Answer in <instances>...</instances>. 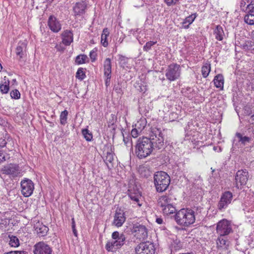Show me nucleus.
Instances as JSON below:
<instances>
[{"label": "nucleus", "mask_w": 254, "mask_h": 254, "mask_svg": "<svg viewBox=\"0 0 254 254\" xmlns=\"http://www.w3.org/2000/svg\"><path fill=\"white\" fill-rule=\"evenodd\" d=\"M164 135L161 128L151 127L149 138H139L135 146V154L139 159H144L149 156L155 149L164 147Z\"/></svg>", "instance_id": "nucleus-1"}, {"label": "nucleus", "mask_w": 254, "mask_h": 254, "mask_svg": "<svg viewBox=\"0 0 254 254\" xmlns=\"http://www.w3.org/2000/svg\"><path fill=\"white\" fill-rule=\"evenodd\" d=\"M174 218L178 225L187 227L194 223L195 212L191 209H181L176 213Z\"/></svg>", "instance_id": "nucleus-2"}, {"label": "nucleus", "mask_w": 254, "mask_h": 254, "mask_svg": "<svg viewBox=\"0 0 254 254\" xmlns=\"http://www.w3.org/2000/svg\"><path fill=\"white\" fill-rule=\"evenodd\" d=\"M112 239L107 243L105 248L108 252H114L124 246L126 237L123 233L115 231L112 234Z\"/></svg>", "instance_id": "nucleus-3"}, {"label": "nucleus", "mask_w": 254, "mask_h": 254, "mask_svg": "<svg viewBox=\"0 0 254 254\" xmlns=\"http://www.w3.org/2000/svg\"><path fill=\"white\" fill-rule=\"evenodd\" d=\"M154 183L157 191L162 192L168 189L170 185V176L165 172H158L154 174Z\"/></svg>", "instance_id": "nucleus-4"}, {"label": "nucleus", "mask_w": 254, "mask_h": 254, "mask_svg": "<svg viewBox=\"0 0 254 254\" xmlns=\"http://www.w3.org/2000/svg\"><path fill=\"white\" fill-rule=\"evenodd\" d=\"M181 73V66L177 64H170L165 70L166 78L170 82L178 79L180 77Z\"/></svg>", "instance_id": "nucleus-5"}, {"label": "nucleus", "mask_w": 254, "mask_h": 254, "mask_svg": "<svg viewBox=\"0 0 254 254\" xmlns=\"http://www.w3.org/2000/svg\"><path fill=\"white\" fill-rule=\"evenodd\" d=\"M233 232L231 222L223 219L217 224L216 233L220 236H226Z\"/></svg>", "instance_id": "nucleus-6"}, {"label": "nucleus", "mask_w": 254, "mask_h": 254, "mask_svg": "<svg viewBox=\"0 0 254 254\" xmlns=\"http://www.w3.org/2000/svg\"><path fill=\"white\" fill-rule=\"evenodd\" d=\"M249 178L248 171L246 169H242L237 171L235 175V186L238 189L246 185Z\"/></svg>", "instance_id": "nucleus-7"}, {"label": "nucleus", "mask_w": 254, "mask_h": 254, "mask_svg": "<svg viewBox=\"0 0 254 254\" xmlns=\"http://www.w3.org/2000/svg\"><path fill=\"white\" fill-rule=\"evenodd\" d=\"M131 232L134 236L140 240H144L148 236V231L146 227L139 223L133 224Z\"/></svg>", "instance_id": "nucleus-8"}, {"label": "nucleus", "mask_w": 254, "mask_h": 254, "mask_svg": "<svg viewBox=\"0 0 254 254\" xmlns=\"http://www.w3.org/2000/svg\"><path fill=\"white\" fill-rule=\"evenodd\" d=\"M155 251L153 244L149 242L141 243L135 248L136 254H154Z\"/></svg>", "instance_id": "nucleus-9"}, {"label": "nucleus", "mask_w": 254, "mask_h": 254, "mask_svg": "<svg viewBox=\"0 0 254 254\" xmlns=\"http://www.w3.org/2000/svg\"><path fill=\"white\" fill-rule=\"evenodd\" d=\"M21 193L25 197L30 196L33 193L34 185L33 182L28 179H25L21 182Z\"/></svg>", "instance_id": "nucleus-10"}, {"label": "nucleus", "mask_w": 254, "mask_h": 254, "mask_svg": "<svg viewBox=\"0 0 254 254\" xmlns=\"http://www.w3.org/2000/svg\"><path fill=\"white\" fill-rule=\"evenodd\" d=\"M233 198V194L229 191H227L222 193L220 199L218 203L217 208L221 211L223 209L227 207L228 205L231 203Z\"/></svg>", "instance_id": "nucleus-11"}, {"label": "nucleus", "mask_w": 254, "mask_h": 254, "mask_svg": "<svg viewBox=\"0 0 254 254\" xmlns=\"http://www.w3.org/2000/svg\"><path fill=\"white\" fill-rule=\"evenodd\" d=\"M34 254H52L51 248L43 242L36 243L33 247Z\"/></svg>", "instance_id": "nucleus-12"}, {"label": "nucleus", "mask_w": 254, "mask_h": 254, "mask_svg": "<svg viewBox=\"0 0 254 254\" xmlns=\"http://www.w3.org/2000/svg\"><path fill=\"white\" fill-rule=\"evenodd\" d=\"M104 75L106 87L109 86L112 77V64L110 58H106L104 62Z\"/></svg>", "instance_id": "nucleus-13"}, {"label": "nucleus", "mask_w": 254, "mask_h": 254, "mask_svg": "<svg viewBox=\"0 0 254 254\" xmlns=\"http://www.w3.org/2000/svg\"><path fill=\"white\" fill-rule=\"evenodd\" d=\"M88 3L86 0H81L76 2L73 5V11L75 16H83L86 12Z\"/></svg>", "instance_id": "nucleus-14"}, {"label": "nucleus", "mask_w": 254, "mask_h": 254, "mask_svg": "<svg viewBox=\"0 0 254 254\" xmlns=\"http://www.w3.org/2000/svg\"><path fill=\"white\" fill-rule=\"evenodd\" d=\"M128 196L130 198L135 201L139 206L141 204L139 203V198L141 197V191L136 185L132 187H129L128 190Z\"/></svg>", "instance_id": "nucleus-15"}, {"label": "nucleus", "mask_w": 254, "mask_h": 254, "mask_svg": "<svg viewBox=\"0 0 254 254\" xmlns=\"http://www.w3.org/2000/svg\"><path fill=\"white\" fill-rule=\"evenodd\" d=\"M126 219L124 211L120 209L117 210L114 216L113 224L118 227H121L125 222Z\"/></svg>", "instance_id": "nucleus-16"}, {"label": "nucleus", "mask_w": 254, "mask_h": 254, "mask_svg": "<svg viewBox=\"0 0 254 254\" xmlns=\"http://www.w3.org/2000/svg\"><path fill=\"white\" fill-rule=\"evenodd\" d=\"M48 24L51 30L55 33H57L61 30V24L60 21L53 15L49 17Z\"/></svg>", "instance_id": "nucleus-17"}, {"label": "nucleus", "mask_w": 254, "mask_h": 254, "mask_svg": "<svg viewBox=\"0 0 254 254\" xmlns=\"http://www.w3.org/2000/svg\"><path fill=\"white\" fill-rule=\"evenodd\" d=\"M27 42L26 40L23 41H20L18 43V45L16 48V55L17 57V59L19 61H21L24 57L26 46Z\"/></svg>", "instance_id": "nucleus-18"}, {"label": "nucleus", "mask_w": 254, "mask_h": 254, "mask_svg": "<svg viewBox=\"0 0 254 254\" xmlns=\"http://www.w3.org/2000/svg\"><path fill=\"white\" fill-rule=\"evenodd\" d=\"M62 42L65 46H69L73 42V33L71 30H65L62 34Z\"/></svg>", "instance_id": "nucleus-19"}, {"label": "nucleus", "mask_w": 254, "mask_h": 254, "mask_svg": "<svg viewBox=\"0 0 254 254\" xmlns=\"http://www.w3.org/2000/svg\"><path fill=\"white\" fill-rule=\"evenodd\" d=\"M158 204V206L162 208L168 205L173 204V200L168 195H163L159 198Z\"/></svg>", "instance_id": "nucleus-20"}, {"label": "nucleus", "mask_w": 254, "mask_h": 254, "mask_svg": "<svg viewBox=\"0 0 254 254\" xmlns=\"http://www.w3.org/2000/svg\"><path fill=\"white\" fill-rule=\"evenodd\" d=\"M4 171L6 174L11 175L13 177L17 176V175L19 173L18 166L12 164L5 168Z\"/></svg>", "instance_id": "nucleus-21"}, {"label": "nucleus", "mask_w": 254, "mask_h": 254, "mask_svg": "<svg viewBox=\"0 0 254 254\" xmlns=\"http://www.w3.org/2000/svg\"><path fill=\"white\" fill-rule=\"evenodd\" d=\"M213 82L216 88H220L221 90L223 89L224 77L222 74H219L216 75L214 77Z\"/></svg>", "instance_id": "nucleus-22"}, {"label": "nucleus", "mask_w": 254, "mask_h": 254, "mask_svg": "<svg viewBox=\"0 0 254 254\" xmlns=\"http://www.w3.org/2000/svg\"><path fill=\"white\" fill-rule=\"evenodd\" d=\"M114 154L111 151H108L106 153V156L104 161L108 166V168L113 167V161H114Z\"/></svg>", "instance_id": "nucleus-23"}, {"label": "nucleus", "mask_w": 254, "mask_h": 254, "mask_svg": "<svg viewBox=\"0 0 254 254\" xmlns=\"http://www.w3.org/2000/svg\"><path fill=\"white\" fill-rule=\"evenodd\" d=\"M214 35L215 38L219 40L222 41L223 39L224 33L223 28L220 26H217L214 31Z\"/></svg>", "instance_id": "nucleus-24"}, {"label": "nucleus", "mask_w": 254, "mask_h": 254, "mask_svg": "<svg viewBox=\"0 0 254 254\" xmlns=\"http://www.w3.org/2000/svg\"><path fill=\"white\" fill-rule=\"evenodd\" d=\"M109 35V31L108 29L107 28H104L103 30V33L101 36V42L102 45L105 47H106L108 45L107 39Z\"/></svg>", "instance_id": "nucleus-25"}, {"label": "nucleus", "mask_w": 254, "mask_h": 254, "mask_svg": "<svg viewBox=\"0 0 254 254\" xmlns=\"http://www.w3.org/2000/svg\"><path fill=\"white\" fill-rule=\"evenodd\" d=\"M140 124L141 123H136L135 125V128L132 129L131 131V135L133 137H136L138 135V134L141 132L142 130L144 128L145 126L144 124L142 127H139L138 125Z\"/></svg>", "instance_id": "nucleus-26"}, {"label": "nucleus", "mask_w": 254, "mask_h": 254, "mask_svg": "<svg viewBox=\"0 0 254 254\" xmlns=\"http://www.w3.org/2000/svg\"><path fill=\"white\" fill-rule=\"evenodd\" d=\"M224 236H219L217 240V246L218 247L222 248V247H227L228 246V242L226 239L224 238L223 237Z\"/></svg>", "instance_id": "nucleus-27"}, {"label": "nucleus", "mask_w": 254, "mask_h": 254, "mask_svg": "<svg viewBox=\"0 0 254 254\" xmlns=\"http://www.w3.org/2000/svg\"><path fill=\"white\" fill-rule=\"evenodd\" d=\"M138 171L142 177L148 178L150 176L149 170L145 166H140L139 168Z\"/></svg>", "instance_id": "nucleus-28"}, {"label": "nucleus", "mask_w": 254, "mask_h": 254, "mask_svg": "<svg viewBox=\"0 0 254 254\" xmlns=\"http://www.w3.org/2000/svg\"><path fill=\"white\" fill-rule=\"evenodd\" d=\"M210 64H205L201 68V72L203 77L206 78L208 76L210 71Z\"/></svg>", "instance_id": "nucleus-29"}, {"label": "nucleus", "mask_w": 254, "mask_h": 254, "mask_svg": "<svg viewBox=\"0 0 254 254\" xmlns=\"http://www.w3.org/2000/svg\"><path fill=\"white\" fill-rule=\"evenodd\" d=\"M161 210L164 214L168 215L174 213L176 209L173 204H172L161 208Z\"/></svg>", "instance_id": "nucleus-30"}, {"label": "nucleus", "mask_w": 254, "mask_h": 254, "mask_svg": "<svg viewBox=\"0 0 254 254\" xmlns=\"http://www.w3.org/2000/svg\"><path fill=\"white\" fill-rule=\"evenodd\" d=\"M236 137L238 138L239 142H241L243 145H246L250 142L251 138L247 136H243L240 133H236Z\"/></svg>", "instance_id": "nucleus-31"}, {"label": "nucleus", "mask_w": 254, "mask_h": 254, "mask_svg": "<svg viewBox=\"0 0 254 254\" xmlns=\"http://www.w3.org/2000/svg\"><path fill=\"white\" fill-rule=\"evenodd\" d=\"M244 21L249 25H254V15L247 12L244 17Z\"/></svg>", "instance_id": "nucleus-32"}, {"label": "nucleus", "mask_w": 254, "mask_h": 254, "mask_svg": "<svg viewBox=\"0 0 254 254\" xmlns=\"http://www.w3.org/2000/svg\"><path fill=\"white\" fill-rule=\"evenodd\" d=\"M247 12L254 15V0H247Z\"/></svg>", "instance_id": "nucleus-33"}, {"label": "nucleus", "mask_w": 254, "mask_h": 254, "mask_svg": "<svg viewBox=\"0 0 254 254\" xmlns=\"http://www.w3.org/2000/svg\"><path fill=\"white\" fill-rule=\"evenodd\" d=\"M9 245L11 247H17L19 246V241L18 238L14 236H9Z\"/></svg>", "instance_id": "nucleus-34"}, {"label": "nucleus", "mask_w": 254, "mask_h": 254, "mask_svg": "<svg viewBox=\"0 0 254 254\" xmlns=\"http://www.w3.org/2000/svg\"><path fill=\"white\" fill-rule=\"evenodd\" d=\"M68 112L67 110H64L60 115V123L62 125H64L66 123Z\"/></svg>", "instance_id": "nucleus-35"}, {"label": "nucleus", "mask_w": 254, "mask_h": 254, "mask_svg": "<svg viewBox=\"0 0 254 254\" xmlns=\"http://www.w3.org/2000/svg\"><path fill=\"white\" fill-rule=\"evenodd\" d=\"M196 14L195 13L187 17L185 19V21H184L183 23H188V25L187 26H185V27L188 28L189 27V25H190L193 22V21L196 18Z\"/></svg>", "instance_id": "nucleus-36"}, {"label": "nucleus", "mask_w": 254, "mask_h": 254, "mask_svg": "<svg viewBox=\"0 0 254 254\" xmlns=\"http://www.w3.org/2000/svg\"><path fill=\"white\" fill-rule=\"evenodd\" d=\"M48 231V227L43 224L40 229V230L36 232V233L39 235V236L43 237L47 235Z\"/></svg>", "instance_id": "nucleus-37"}, {"label": "nucleus", "mask_w": 254, "mask_h": 254, "mask_svg": "<svg viewBox=\"0 0 254 254\" xmlns=\"http://www.w3.org/2000/svg\"><path fill=\"white\" fill-rule=\"evenodd\" d=\"M82 133L84 138L88 141H91L92 139V134L87 129H83Z\"/></svg>", "instance_id": "nucleus-38"}, {"label": "nucleus", "mask_w": 254, "mask_h": 254, "mask_svg": "<svg viewBox=\"0 0 254 254\" xmlns=\"http://www.w3.org/2000/svg\"><path fill=\"white\" fill-rule=\"evenodd\" d=\"M87 58V56L85 55H79L76 57L75 62L78 64H83L85 63Z\"/></svg>", "instance_id": "nucleus-39"}, {"label": "nucleus", "mask_w": 254, "mask_h": 254, "mask_svg": "<svg viewBox=\"0 0 254 254\" xmlns=\"http://www.w3.org/2000/svg\"><path fill=\"white\" fill-rule=\"evenodd\" d=\"M76 77L80 80H82L85 77V74L82 68H79L76 73Z\"/></svg>", "instance_id": "nucleus-40"}, {"label": "nucleus", "mask_w": 254, "mask_h": 254, "mask_svg": "<svg viewBox=\"0 0 254 254\" xmlns=\"http://www.w3.org/2000/svg\"><path fill=\"white\" fill-rule=\"evenodd\" d=\"M157 43L156 41H149L143 46V49L144 51L148 52L151 49V47Z\"/></svg>", "instance_id": "nucleus-41"}, {"label": "nucleus", "mask_w": 254, "mask_h": 254, "mask_svg": "<svg viewBox=\"0 0 254 254\" xmlns=\"http://www.w3.org/2000/svg\"><path fill=\"white\" fill-rule=\"evenodd\" d=\"M123 141L124 142L125 144L128 147H130V149L132 148V144L131 141V138L130 137H124Z\"/></svg>", "instance_id": "nucleus-42"}, {"label": "nucleus", "mask_w": 254, "mask_h": 254, "mask_svg": "<svg viewBox=\"0 0 254 254\" xmlns=\"http://www.w3.org/2000/svg\"><path fill=\"white\" fill-rule=\"evenodd\" d=\"M10 96L12 98L18 99L20 98V94L18 90L15 89L11 91Z\"/></svg>", "instance_id": "nucleus-43"}, {"label": "nucleus", "mask_w": 254, "mask_h": 254, "mask_svg": "<svg viewBox=\"0 0 254 254\" xmlns=\"http://www.w3.org/2000/svg\"><path fill=\"white\" fill-rule=\"evenodd\" d=\"M0 91L2 93H7L9 91V81L7 84H1L0 86Z\"/></svg>", "instance_id": "nucleus-44"}, {"label": "nucleus", "mask_w": 254, "mask_h": 254, "mask_svg": "<svg viewBox=\"0 0 254 254\" xmlns=\"http://www.w3.org/2000/svg\"><path fill=\"white\" fill-rule=\"evenodd\" d=\"M247 3H248L247 0H241L240 3V6L241 9L243 11L246 12V11L247 10Z\"/></svg>", "instance_id": "nucleus-45"}, {"label": "nucleus", "mask_w": 254, "mask_h": 254, "mask_svg": "<svg viewBox=\"0 0 254 254\" xmlns=\"http://www.w3.org/2000/svg\"><path fill=\"white\" fill-rule=\"evenodd\" d=\"M89 56H90L91 61L92 62H95L96 60V56H97L96 50H95V51L94 50H92L90 52Z\"/></svg>", "instance_id": "nucleus-46"}, {"label": "nucleus", "mask_w": 254, "mask_h": 254, "mask_svg": "<svg viewBox=\"0 0 254 254\" xmlns=\"http://www.w3.org/2000/svg\"><path fill=\"white\" fill-rule=\"evenodd\" d=\"M43 225V224L40 222V221H37L35 222L34 224V228L35 229V231L36 232H38L39 230H40V229L41 228V226Z\"/></svg>", "instance_id": "nucleus-47"}, {"label": "nucleus", "mask_w": 254, "mask_h": 254, "mask_svg": "<svg viewBox=\"0 0 254 254\" xmlns=\"http://www.w3.org/2000/svg\"><path fill=\"white\" fill-rule=\"evenodd\" d=\"M55 48L58 51L63 52L64 50V48L63 46L61 44H57L55 46Z\"/></svg>", "instance_id": "nucleus-48"}, {"label": "nucleus", "mask_w": 254, "mask_h": 254, "mask_svg": "<svg viewBox=\"0 0 254 254\" xmlns=\"http://www.w3.org/2000/svg\"><path fill=\"white\" fill-rule=\"evenodd\" d=\"M5 161V155L4 152L0 150V163Z\"/></svg>", "instance_id": "nucleus-49"}, {"label": "nucleus", "mask_w": 254, "mask_h": 254, "mask_svg": "<svg viewBox=\"0 0 254 254\" xmlns=\"http://www.w3.org/2000/svg\"><path fill=\"white\" fill-rule=\"evenodd\" d=\"M179 0H165V2L168 5L175 4Z\"/></svg>", "instance_id": "nucleus-50"}, {"label": "nucleus", "mask_w": 254, "mask_h": 254, "mask_svg": "<svg viewBox=\"0 0 254 254\" xmlns=\"http://www.w3.org/2000/svg\"><path fill=\"white\" fill-rule=\"evenodd\" d=\"M6 144V142L5 140L4 139L0 138V146L1 147H3L5 146Z\"/></svg>", "instance_id": "nucleus-51"}, {"label": "nucleus", "mask_w": 254, "mask_h": 254, "mask_svg": "<svg viewBox=\"0 0 254 254\" xmlns=\"http://www.w3.org/2000/svg\"><path fill=\"white\" fill-rule=\"evenodd\" d=\"M249 122L254 126V115L251 116L249 119Z\"/></svg>", "instance_id": "nucleus-52"}, {"label": "nucleus", "mask_w": 254, "mask_h": 254, "mask_svg": "<svg viewBox=\"0 0 254 254\" xmlns=\"http://www.w3.org/2000/svg\"><path fill=\"white\" fill-rule=\"evenodd\" d=\"M14 254H27V252L22 251H13Z\"/></svg>", "instance_id": "nucleus-53"}, {"label": "nucleus", "mask_w": 254, "mask_h": 254, "mask_svg": "<svg viewBox=\"0 0 254 254\" xmlns=\"http://www.w3.org/2000/svg\"><path fill=\"white\" fill-rule=\"evenodd\" d=\"M156 222L158 224H161L163 223V219L162 218H157L156 219Z\"/></svg>", "instance_id": "nucleus-54"}, {"label": "nucleus", "mask_w": 254, "mask_h": 254, "mask_svg": "<svg viewBox=\"0 0 254 254\" xmlns=\"http://www.w3.org/2000/svg\"><path fill=\"white\" fill-rule=\"evenodd\" d=\"M72 231H73L74 235L75 237H77V232L75 229V227H72Z\"/></svg>", "instance_id": "nucleus-55"}, {"label": "nucleus", "mask_w": 254, "mask_h": 254, "mask_svg": "<svg viewBox=\"0 0 254 254\" xmlns=\"http://www.w3.org/2000/svg\"><path fill=\"white\" fill-rule=\"evenodd\" d=\"M141 123L140 125H138L139 127H142L143 126V124H144V126H145V122H144V121L143 120H141L139 122H137V123Z\"/></svg>", "instance_id": "nucleus-56"}, {"label": "nucleus", "mask_w": 254, "mask_h": 254, "mask_svg": "<svg viewBox=\"0 0 254 254\" xmlns=\"http://www.w3.org/2000/svg\"><path fill=\"white\" fill-rule=\"evenodd\" d=\"M251 38L254 40V30L251 33Z\"/></svg>", "instance_id": "nucleus-57"}, {"label": "nucleus", "mask_w": 254, "mask_h": 254, "mask_svg": "<svg viewBox=\"0 0 254 254\" xmlns=\"http://www.w3.org/2000/svg\"><path fill=\"white\" fill-rule=\"evenodd\" d=\"M4 254H14L13 251H11L6 253H5Z\"/></svg>", "instance_id": "nucleus-58"}, {"label": "nucleus", "mask_w": 254, "mask_h": 254, "mask_svg": "<svg viewBox=\"0 0 254 254\" xmlns=\"http://www.w3.org/2000/svg\"><path fill=\"white\" fill-rule=\"evenodd\" d=\"M47 2L51 3L54 0H46Z\"/></svg>", "instance_id": "nucleus-59"}, {"label": "nucleus", "mask_w": 254, "mask_h": 254, "mask_svg": "<svg viewBox=\"0 0 254 254\" xmlns=\"http://www.w3.org/2000/svg\"><path fill=\"white\" fill-rule=\"evenodd\" d=\"M72 227H75V222H72Z\"/></svg>", "instance_id": "nucleus-60"}, {"label": "nucleus", "mask_w": 254, "mask_h": 254, "mask_svg": "<svg viewBox=\"0 0 254 254\" xmlns=\"http://www.w3.org/2000/svg\"><path fill=\"white\" fill-rule=\"evenodd\" d=\"M124 59H125V57L122 56H121V58H120L121 60H122H122H123Z\"/></svg>", "instance_id": "nucleus-61"}, {"label": "nucleus", "mask_w": 254, "mask_h": 254, "mask_svg": "<svg viewBox=\"0 0 254 254\" xmlns=\"http://www.w3.org/2000/svg\"><path fill=\"white\" fill-rule=\"evenodd\" d=\"M217 147L214 146V147H213V149H214V150H215V151L217 150Z\"/></svg>", "instance_id": "nucleus-62"}, {"label": "nucleus", "mask_w": 254, "mask_h": 254, "mask_svg": "<svg viewBox=\"0 0 254 254\" xmlns=\"http://www.w3.org/2000/svg\"><path fill=\"white\" fill-rule=\"evenodd\" d=\"M2 68V67L1 65V64H0V71H1Z\"/></svg>", "instance_id": "nucleus-63"}, {"label": "nucleus", "mask_w": 254, "mask_h": 254, "mask_svg": "<svg viewBox=\"0 0 254 254\" xmlns=\"http://www.w3.org/2000/svg\"><path fill=\"white\" fill-rule=\"evenodd\" d=\"M71 220H72V222H75L74 219L73 218H72Z\"/></svg>", "instance_id": "nucleus-64"}]
</instances>
